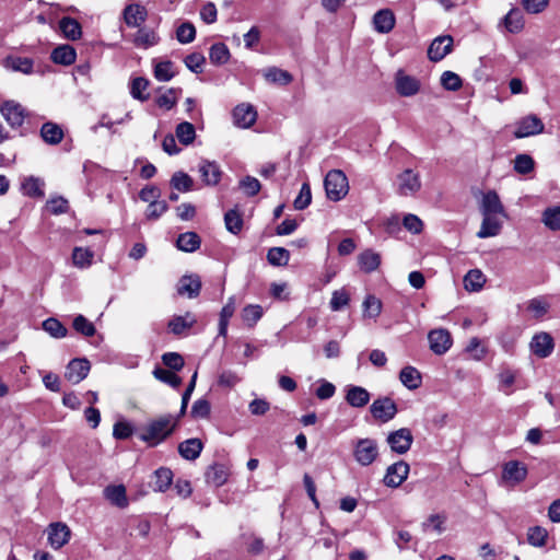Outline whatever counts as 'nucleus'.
I'll use <instances>...</instances> for the list:
<instances>
[{"label": "nucleus", "instance_id": "obj_1", "mask_svg": "<svg viewBox=\"0 0 560 560\" xmlns=\"http://www.w3.org/2000/svg\"><path fill=\"white\" fill-rule=\"evenodd\" d=\"M182 416L162 415L150 420L139 434V439L149 446H156L165 441L178 425Z\"/></svg>", "mask_w": 560, "mask_h": 560}, {"label": "nucleus", "instance_id": "obj_2", "mask_svg": "<svg viewBox=\"0 0 560 560\" xmlns=\"http://www.w3.org/2000/svg\"><path fill=\"white\" fill-rule=\"evenodd\" d=\"M324 186L328 199L341 200L349 191L348 178L340 170H331L327 173Z\"/></svg>", "mask_w": 560, "mask_h": 560}, {"label": "nucleus", "instance_id": "obj_3", "mask_svg": "<svg viewBox=\"0 0 560 560\" xmlns=\"http://www.w3.org/2000/svg\"><path fill=\"white\" fill-rule=\"evenodd\" d=\"M354 459L361 466H370L378 456L377 443L373 439H360L353 448Z\"/></svg>", "mask_w": 560, "mask_h": 560}, {"label": "nucleus", "instance_id": "obj_4", "mask_svg": "<svg viewBox=\"0 0 560 560\" xmlns=\"http://www.w3.org/2000/svg\"><path fill=\"white\" fill-rule=\"evenodd\" d=\"M421 189L419 173L407 168L397 176V192L400 196H413Z\"/></svg>", "mask_w": 560, "mask_h": 560}, {"label": "nucleus", "instance_id": "obj_5", "mask_svg": "<svg viewBox=\"0 0 560 560\" xmlns=\"http://www.w3.org/2000/svg\"><path fill=\"white\" fill-rule=\"evenodd\" d=\"M390 450L397 454L407 453L413 442V436L408 428H401L390 432L386 439Z\"/></svg>", "mask_w": 560, "mask_h": 560}, {"label": "nucleus", "instance_id": "obj_6", "mask_svg": "<svg viewBox=\"0 0 560 560\" xmlns=\"http://www.w3.org/2000/svg\"><path fill=\"white\" fill-rule=\"evenodd\" d=\"M544 122L536 115H528L520 119L514 130V137L517 139L536 136L544 131Z\"/></svg>", "mask_w": 560, "mask_h": 560}, {"label": "nucleus", "instance_id": "obj_7", "mask_svg": "<svg viewBox=\"0 0 560 560\" xmlns=\"http://www.w3.org/2000/svg\"><path fill=\"white\" fill-rule=\"evenodd\" d=\"M395 88L400 96L410 97L420 91L421 83L416 77L398 70L395 74Z\"/></svg>", "mask_w": 560, "mask_h": 560}, {"label": "nucleus", "instance_id": "obj_8", "mask_svg": "<svg viewBox=\"0 0 560 560\" xmlns=\"http://www.w3.org/2000/svg\"><path fill=\"white\" fill-rule=\"evenodd\" d=\"M370 411L375 419L387 422L396 416L397 406L392 398L383 397L373 401Z\"/></svg>", "mask_w": 560, "mask_h": 560}, {"label": "nucleus", "instance_id": "obj_9", "mask_svg": "<svg viewBox=\"0 0 560 560\" xmlns=\"http://www.w3.org/2000/svg\"><path fill=\"white\" fill-rule=\"evenodd\" d=\"M410 467L404 462L399 460L387 467L384 476V483L389 488L399 487L408 477Z\"/></svg>", "mask_w": 560, "mask_h": 560}, {"label": "nucleus", "instance_id": "obj_10", "mask_svg": "<svg viewBox=\"0 0 560 560\" xmlns=\"http://www.w3.org/2000/svg\"><path fill=\"white\" fill-rule=\"evenodd\" d=\"M453 49V38L450 35L439 36L432 40L428 48V57L438 62L445 58Z\"/></svg>", "mask_w": 560, "mask_h": 560}, {"label": "nucleus", "instance_id": "obj_11", "mask_svg": "<svg viewBox=\"0 0 560 560\" xmlns=\"http://www.w3.org/2000/svg\"><path fill=\"white\" fill-rule=\"evenodd\" d=\"M529 348L536 357L547 358L553 351V338L545 331L536 334L530 340Z\"/></svg>", "mask_w": 560, "mask_h": 560}, {"label": "nucleus", "instance_id": "obj_12", "mask_svg": "<svg viewBox=\"0 0 560 560\" xmlns=\"http://www.w3.org/2000/svg\"><path fill=\"white\" fill-rule=\"evenodd\" d=\"M90 369L91 365L86 359H73L66 368L65 377L72 384H79L88 376Z\"/></svg>", "mask_w": 560, "mask_h": 560}, {"label": "nucleus", "instance_id": "obj_13", "mask_svg": "<svg viewBox=\"0 0 560 560\" xmlns=\"http://www.w3.org/2000/svg\"><path fill=\"white\" fill-rule=\"evenodd\" d=\"M430 349L435 354H444L452 346L451 334L443 328L431 330L428 335Z\"/></svg>", "mask_w": 560, "mask_h": 560}, {"label": "nucleus", "instance_id": "obj_14", "mask_svg": "<svg viewBox=\"0 0 560 560\" xmlns=\"http://www.w3.org/2000/svg\"><path fill=\"white\" fill-rule=\"evenodd\" d=\"M2 116L12 128H19L23 125L25 114L24 108L13 101L4 102L0 108Z\"/></svg>", "mask_w": 560, "mask_h": 560}, {"label": "nucleus", "instance_id": "obj_15", "mask_svg": "<svg viewBox=\"0 0 560 560\" xmlns=\"http://www.w3.org/2000/svg\"><path fill=\"white\" fill-rule=\"evenodd\" d=\"M234 124L240 128H249L257 119V112L249 104H240L233 110Z\"/></svg>", "mask_w": 560, "mask_h": 560}, {"label": "nucleus", "instance_id": "obj_16", "mask_svg": "<svg viewBox=\"0 0 560 560\" xmlns=\"http://www.w3.org/2000/svg\"><path fill=\"white\" fill-rule=\"evenodd\" d=\"M198 171L202 182L208 186L217 185L222 176V171L215 162L203 160L200 162Z\"/></svg>", "mask_w": 560, "mask_h": 560}, {"label": "nucleus", "instance_id": "obj_17", "mask_svg": "<svg viewBox=\"0 0 560 560\" xmlns=\"http://www.w3.org/2000/svg\"><path fill=\"white\" fill-rule=\"evenodd\" d=\"M196 323V316L192 313L187 312L185 315L172 317L167 323V328L172 334L179 336L190 329Z\"/></svg>", "mask_w": 560, "mask_h": 560}, {"label": "nucleus", "instance_id": "obj_18", "mask_svg": "<svg viewBox=\"0 0 560 560\" xmlns=\"http://www.w3.org/2000/svg\"><path fill=\"white\" fill-rule=\"evenodd\" d=\"M201 280L197 275L184 276L180 278L177 293L187 295L189 299L197 298L200 293Z\"/></svg>", "mask_w": 560, "mask_h": 560}, {"label": "nucleus", "instance_id": "obj_19", "mask_svg": "<svg viewBox=\"0 0 560 560\" xmlns=\"http://www.w3.org/2000/svg\"><path fill=\"white\" fill-rule=\"evenodd\" d=\"M148 11L140 3H132L125 8L124 19L128 26L137 27L147 20Z\"/></svg>", "mask_w": 560, "mask_h": 560}, {"label": "nucleus", "instance_id": "obj_20", "mask_svg": "<svg viewBox=\"0 0 560 560\" xmlns=\"http://www.w3.org/2000/svg\"><path fill=\"white\" fill-rule=\"evenodd\" d=\"M40 137L45 143L57 145L63 140L65 132L58 124L47 121L40 127Z\"/></svg>", "mask_w": 560, "mask_h": 560}, {"label": "nucleus", "instance_id": "obj_21", "mask_svg": "<svg viewBox=\"0 0 560 560\" xmlns=\"http://www.w3.org/2000/svg\"><path fill=\"white\" fill-rule=\"evenodd\" d=\"M497 215L498 214H482V223L477 233L479 238L492 237L500 233L502 223Z\"/></svg>", "mask_w": 560, "mask_h": 560}, {"label": "nucleus", "instance_id": "obj_22", "mask_svg": "<svg viewBox=\"0 0 560 560\" xmlns=\"http://www.w3.org/2000/svg\"><path fill=\"white\" fill-rule=\"evenodd\" d=\"M373 24L378 33H389L395 26V15L388 9L380 10L373 16Z\"/></svg>", "mask_w": 560, "mask_h": 560}, {"label": "nucleus", "instance_id": "obj_23", "mask_svg": "<svg viewBox=\"0 0 560 560\" xmlns=\"http://www.w3.org/2000/svg\"><path fill=\"white\" fill-rule=\"evenodd\" d=\"M526 467L516 460H511L506 463L502 471V478L505 481H512L513 483H518L523 481L526 478Z\"/></svg>", "mask_w": 560, "mask_h": 560}, {"label": "nucleus", "instance_id": "obj_24", "mask_svg": "<svg viewBox=\"0 0 560 560\" xmlns=\"http://www.w3.org/2000/svg\"><path fill=\"white\" fill-rule=\"evenodd\" d=\"M347 402L355 408H362L370 401V393L361 386H349L346 395Z\"/></svg>", "mask_w": 560, "mask_h": 560}, {"label": "nucleus", "instance_id": "obj_25", "mask_svg": "<svg viewBox=\"0 0 560 560\" xmlns=\"http://www.w3.org/2000/svg\"><path fill=\"white\" fill-rule=\"evenodd\" d=\"M358 264L362 271L370 273L378 268L381 256L372 249H365L358 256Z\"/></svg>", "mask_w": 560, "mask_h": 560}, {"label": "nucleus", "instance_id": "obj_26", "mask_svg": "<svg viewBox=\"0 0 560 560\" xmlns=\"http://www.w3.org/2000/svg\"><path fill=\"white\" fill-rule=\"evenodd\" d=\"M77 52L70 45H60L51 51V60L55 63L70 66L75 61Z\"/></svg>", "mask_w": 560, "mask_h": 560}, {"label": "nucleus", "instance_id": "obj_27", "mask_svg": "<svg viewBox=\"0 0 560 560\" xmlns=\"http://www.w3.org/2000/svg\"><path fill=\"white\" fill-rule=\"evenodd\" d=\"M202 443L199 439H188L178 445V453L188 460H195L202 451Z\"/></svg>", "mask_w": 560, "mask_h": 560}, {"label": "nucleus", "instance_id": "obj_28", "mask_svg": "<svg viewBox=\"0 0 560 560\" xmlns=\"http://www.w3.org/2000/svg\"><path fill=\"white\" fill-rule=\"evenodd\" d=\"M482 214H503L504 209L495 191H488L483 195L481 202Z\"/></svg>", "mask_w": 560, "mask_h": 560}, {"label": "nucleus", "instance_id": "obj_29", "mask_svg": "<svg viewBox=\"0 0 560 560\" xmlns=\"http://www.w3.org/2000/svg\"><path fill=\"white\" fill-rule=\"evenodd\" d=\"M70 537V527H49L47 532L48 542L55 549H59L66 545Z\"/></svg>", "mask_w": 560, "mask_h": 560}, {"label": "nucleus", "instance_id": "obj_30", "mask_svg": "<svg viewBox=\"0 0 560 560\" xmlns=\"http://www.w3.org/2000/svg\"><path fill=\"white\" fill-rule=\"evenodd\" d=\"M104 497L114 505L125 508L128 504L126 488L122 485L108 486L104 489Z\"/></svg>", "mask_w": 560, "mask_h": 560}, {"label": "nucleus", "instance_id": "obj_31", "mask_svg": "<svg viewBox=\"0 0 560 560\" xmlns=\"http://www.w3.org/2000/svg\"><path fill=\"white\" fill-rule=\"evenodd\" d=\"M399 380L408 389H417L421 386L422 377L420 372L411 366H405L399 373Z\"/></svg>", "mask_w": 560, "mask_h": 560}, {"label": "nucleus", "instance_id": "obj_32", "mask_svg": "<svg viewBox=\"0 0 560 560\" xmlns=\"http://www.w3.org/2000/svg\"><path fill=\"white\" fill-rule=\"evenodd\" d=\"M160 40L159 35L154 30L141 27L135 35L133 44L140 48H149L156 45Z\"/></svg>", "mask_w": 560, "mask_h": 560}, {"label": "nucleus", "instance_id": "obj_33", "mask_svg": "<svg viewBox=\"0 0 560 560\" xmlns=\"http://www.w3.org/2000/svg\"><path fill=\"white\" fill-rule=\"evenodd\" d=\"M201 240L199 235L195 232H185L178 235L176 245L177 248L186 252L192 253L200 247Z\"/></svg>", "mask_w": 560, "mask_h": 560}, {"label": "nucleus", "instance_id": "obj_34", "mask_svg": "<svg viewBox=\"0 0 560 560\" xmlns=\"http://www.w3.org/2000/svg\"><path fill=\"white\" fill-rule=\"evenodd\" d=\"M235 298L230 296L226 304L222 307L219 317V336L226 337L228 326L231 317L235 313Z\"/></svg>", "mask_w": 560, "mask_h": 560}, {"label": "nucleus", "instance_id": "obj_35", "mask_svg": "<svg viewBox=\"0 0 560 560\" xmlns=\"http://www.w3.org/2000/svg\"><path fill=\"white\" fill-rule=\"evenodd\" d=\"M44 180L30 176L26 177L22 183V191L25 196L33 197V198H43L44 192Z\"/></svg>", "mask_w": 560, "mask_h": 560}, {"label": "nucleus", "instance_id": "obj_36", "mask_svg": "<svg viewBox=\"0 0 560 560\" xmlns=\"http://www.w3.org/2000/svg\"><path fill=\"white\" fill-rule=\"evenodd\" d=\"M59 28L66 38L70 40H77L82 35V28L80 23L72 18H62L59 22Z\"/></svg>", "mask_w": 560, "mask_h": 560}, {"label": "nucleus", "instance_id": "obj_37", "mask_svg": "<svg viewBox=\"0 0 560 560\" xmlns=\"http://www.w3.org/2000/svg\"><path fill=\"white\" fill-rule=\"evenodd\" d=\"M486 283V277L479 269L469 270L464 277V287L467 291L477 292Z\"/></svg>", "mask_w": 560, "mask_h": 560}, {"label": "nucleus", "instance_id": "obj_38", "mask_svg": "<svg viewBox=\"0 0 560 560\" xmlns=\"http://www.w3.org/2000/svg\"><path fill=\"white\" fill-rule=\"evenodd\" d=\"M175 372L158 366L153 370L152 374L158 381L176 389L182 385L183 380Z\"/></svg>", "mask_w": 560, "mask_h": 560}, {"label": "nucleus", "instance_id": "obj_39", "mask_svg": "<svg viewBox=\"0 0 560 560\" xmlns=\"http://www.w3.org/2000/svg\"><path fill=\"white\" fill-rule=\"evenodd\" d=\"M5 67L13 71L30 74L33 72L34 62L27 57L11 56L5 59Z\"/></svg>", "mask_w": 560, "mask_h": 560}, {"label": "nucleus", "instance_id": "obj_40", "mask_svg": "<svg viewBox=\"0 0 560 560\" xmlns=\"http://www.w3.org/2000/svg\"><path fill=\"white\" fill-rule=\"evenodd\" d=\"M153 489L155 491L164 492L172 483L173 472L171 469L161 467L153 474Z\"/></svg>", "mask_w": 560, "mask_h": 560}, {"label": "nucleus", "instance_id": "obj_41", "mask_svg": "<svg viewBox=\"0 0 560 560\" xmlns=\"http://www.w3.org/2000/svg\"><path fill=\"white\" fill-rule=\"evenodd\" d=\"M230 50L223 43L213 44L210 47L209 59L215 66L225 65L230 59Z\"/></svg>", "mask_w": 560, "mask_h": 560}, {"label": "nucleus", "instance_id": "obj_42", "mask_svg": "<svg viewBox=\"0 0 560 560\" xmlns=\"http://www.w3.org/2000/svg\"><path fill=\"white\" fill-rule=\"evenodd\" d=\"M503 21L510 33H518L524 26L523 13L517 8L511 9Z\"/></svg>", "mask_w": 560, "mask_h": 560}, {"label": "nucleus", "instance_id": "obj_43", "mask_svg": "<svg viewBox=\"0 0 560 560\" xmlns=\"http://www.w3.org/2000/svg\"><path fill=\"white\" fill-rule=\"evenodd\" d=\"M262 315L264 310L258 304H249L242 310V319L244 324L249 328H253L262 317Z\"/></svg>", "mask_w": 560, "mask_h": 560}, {"label": "nucleus", "instance_id": "obj_44", "mask_svg": "<svg viewBox=\"0 0 560 560\" xmlns=\"http://www.w3.org/2000/svg\"><path fill=\"white\" fill-rule=\"evenodd\" d=\"M206 480L214 487H221L228 480V472L222 465H213L207 470Z\"/></svg>", "mask_w": 560, "mask_h": 560}, {"label": "nucleus", "instance_id": "obj_45", "mask_svg": "<svg viewBox=\"0 0 560 560\" xmlns=\"http://www.w3.org/2000/svg\"><path fill=\"white\" fill-rule=\"evenodd\" d=\"M175 133L179 142L184 145L190 144L196 138L195 127L188 121L178 124Z\"/></svg>", "mask_w": 560, "mask_h": 560}, {"label": "nucleus", "instance_id": "obj_46", "mask_svg": "<svg viewBox=\"0 0 560 560\" xmlns=\"http://www.w3.org/2000/svg\"><path fill=\"white\" fill-rule=\"evenodd\" d=\"M171 186L177 191L187 192L192 190L194 180L184 172H175L171 178Z\"/></svg>", "mask_w": 560, "mask_h": 560}, {"label": "nucleus", "instance_id": "obj_47", "mask_svg": "<svg viewBox=\"0 0 560 560\" xmlns=\"http://www.w3.org/2000/svg\"><path fill=\"white\" fill-rule=\"evenodd\" d=\"M264 75L267 81L281 85H287L292 81V75L288 71L276 67L266 69Z\"/></svg>", "mask_w": 560, "mask_h": 560}, {"label": "nucleus", "instance_id": "obj_48", "mask_svg": "<svg viewBox=\"0 0 560 560\" xmlns=\"http://www.w3.org/2000/svg\"><path fill=\"white\" fill-rule=\"evenodd\" d=\"M226 230L232 234H238L243 229L242 214L236 209L229 210L224 215Z\"/></svg>", "mask_w": 560, "mask_h": 560}, {"label": "nucleus", "instance_id": "obj_49", "mask_svg": "<svg viewBox=\"0 0 560 560\" xmlns=\"http://www.w3.org/2000/svg\"><path fill=\"white\" fill-rule=\"evenodd\" d=\"M290 253L283 247H272L267 253V260L272 266H287Z\"/></svg>", "mask_w": 560, "mask_h": 560}, {"label": "nucleus", "instance_id": "obj_50", "mask_svg": "<svg viewBox=\"0 0 560 560\" xmlns=\"http://www.w3.org/2000/svg\"><path fill=\"white\" fill-rule=\"evenodd\" d=\"M363 316L369 318H376L382 312V302L374 295H368L363 301Z\"/></svg>", "mask_w": 560, "mask_h": 560}, {"label": "nucleus", "instance_id": "obj_51", "mask_svg": "<svg viewBox=\"0 0 560 560\" xmlns=\"http://www.w3.org/2000/svg\"><path fill=\"white\" fill-rule=\"evenodd\" d=\"M175 71H174V65L172 61H161L155 65L154 67V77L160 82H167L172 78H174Z\"/></svg>", "mask_w": 560, "mask_h": 560}, {"label": "nucleus", "instance_id": "obj_52", "mask_svg": "<svg viewBox=\"0 0 560 560\" xmlns=\"http://www.w3.org/2000/svg\"><path fill=\"white\" fill-rule=\"evenodd\" d=\"M94 254L92 250L82 247H75L72 253L73 265L79 268H86L92 264Z\"/></svg>", "mask_w": 560, "mask_h": 560}, {"label": "nucleus", "instance_id": "obj_53", "mask_svg": "<svg viewBox=\"0 0 560 560\" xmlns=\"http://www.w3.org/2000/svg\"><path fill=\"white\" fill-rule=\"evenodd\" d=\"M541 220L548 229L552 231L560 230V207L547 208Z\"/></svg>", "mask_w": 560, "mask_h": 560}, {"label": "nucleus", "instance_id": "obj_54", "mask_svg": "<svg viewBox=\"0 0 560 560\" xmlns=\"http://www.w3.org/2000/svg\"><path fill=\"white\" fill-rule=\"evenodd\" d=\"M43 329L54 338H63L67 336V328L56 318H47L43 322Z\"/></svg>", "mask_w": 560, "mask_h": 560}, {"label": "nucleus", "instance_id": "obj_55", "mask_svg": "<svg viewBox=\"0 0 560 560\" xmlns=\"http://www.w3.org/2000/svg\"><path fill=\"white\" fill-rule=\"evenodd\" d=\"M196 37V28L192 23L184 22L176 30V38L182 44H189Z\"/></svg>", "mask_w": 560, "mask_h": 560}, {"label": "nucleus", "instance_id": "obj_56", "mask_svg": "<svg viewBox=\"0 0 560 560\" xmlns=\"http://www.w3.org/2000/svg\"><path fill=\"white\" fill-rule=\"evenodd\" d=\"M440 81L441 85L447 91H457L463 85L460 77L453 71H444Z\"/></svg>", "mask_w": 560, "mask_h": 560}, {"label": "nucleus", "instance_id": "obj_57", "mask_svg": "<svg viewBox=\"0 0 560 560\" xmlns=\"http://www.w3.org/2000/svg\"><path fill=\"white\" fill-rule=\"evenodd\" d=\"M149 81L142 77L135 78L131 82L130 94L133 98L145 101L149 95H144L143 92L148 89Z\"/></svg>", "mask_w": 560, "mask_h": 560}, {"label": "nucleus", "instance_id": "obj_58", "mask_svg": "<svg viewBox=\"0 0 560 560\" xmlns=\"http://www.w3.org/2000/svg\"><path fill=\"white\" fill-rule=\"evenodd\" d=\"M548 533L545 527H529L527 533V541L534 547L545 545Z\"/></svg>", "mask_w": 560, "mask_h": 560}, {"label": "nucleus", "instance_id": "obj_59", "mask_svg": "<svg viewBox=\"0 0 560 560\" xmlns=\"http://www.w3.org/2000/svg\"><path fill=\"white\" fill-rule=\"evenodd\" d=\"M73 328L85 337H92L95 334V326L83 315H78L73 319Z\"/></svg>", "mask_w": 560, "mask_h": 560}, {"label": "nucleus", "instance_id": "obj_60", "mask_svg": "<svg viewBox=\"0 0 560 560\" xmlns=\"http://www.w3.org/2000/svg\"><path fill=\"white\" fill-rule=\"evenodd\" d=\"M184 62L190 71L198 74L202 72L206 58L200 52H192L185 57Z\"/></svg>", "mask_w": 560, "mask_h": 560}, {"label": "nucleus", "instance_id": "obj_61", "mask_svg": "<svg viewBox=\"0 0 560 560\" xmlns=\"http://www.w3.org/2000/svg\"><path fill=\"white\" fill-rule=\"evenodd\" d=\"M311 201H312L311 187L307 183H304L300 189L299 195L294 199V202H293L294 208L296 210H304L305 208H307L310 206Z\"/></svg>", "mask_w": 560, "mask_h": 560}, {"label": "nucleus", "instance_id": "obj_62", "mask_svg": "<svg viewBox=\"0 0 560 560\" xmlns=\"http://www.w3.org/2000/svg\"><path fill=\"white\" fill-rule=\"evenodd\" d=\"M534 160L527 154H518L514 161V170L518 174H528L534 170Z\"/></svg>", "mask_w": 560, "mask_h": 560}, {"label": "nucleus", "instance_id": "obj_63", "mask_svg": "<svg viewBox=\"0 0 560 560\" xmlns=\"http://www.w3.org/2000/svg\"><path fill=\"white\" fill-rule=\"evenodd\" d=\"M162 362L168 370L180 371L184 365L183 357L177 352H166L162 355Z\"/></svg>", "mask_w": 560, "mask_h": 560}, {"label": "nucleus", "instance_id": "obj_64", "mask_svg": "<svg viewBox=\"0 0 560 560\" xmlns=\"http://www.w3.org/2000/svg\"><path fill=\"white\" fill-rule=\"evenodd\" d=\"M168 209V206L166 201L164 200H155L152 202H149V206L147 208L145 217L149 220H156L159 219L163 213H165Z\"/></svg>", "mask_w": 560, "mask_h": 560}]
</instances>
